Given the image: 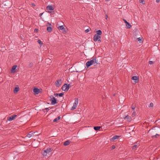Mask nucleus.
<instances>
[{
  "instance_id": "f257e3e1",
  "label": "nucleus",
  "mask_w": 160,
  "mask_h": 160,
  "mask_svg": "<svg viewBox=\"0 0 160 160\" xmlns=\"http://www.w3.org/2000/svg\"><path fill=\"white\" fill-rule=\"evenodd\" d=\"M98 64V60L97 59L96 57H93L92 60L88 61L86 63V66L88 68L92 65H94L95 66H96Z\"/></svg>"
},
{
  "instance_id": "f03ea898",
  "label": "nucleus",
  "mask_w": 160,
  "mask_h": 160,
  "mask_svg": "<svg viewBox=\"0 0 160 160\" xmlns=\"http://www.w3.org/2000/svg\"><path fill=\"white\" fill-rule=\"evenodd\" d=\"M78 104V99L76 98L75 99V102L73 104V106L72 107L71 110H73L76 109Z\"/></svg>"
},
{
  "instance_id": "7ed1b4c3",
  "label": "nucleus",
  "mask_w": 160,
  "mask_h": 160,
  "mask_svg": "<svg viewBox=\"0 0 160 160\" xmlns=\"http://www.w3.org/2000/svg\"><path fill=\"white\" fill-rule=\"evenodd\" d=\"M100 38L101 36H100L95 34L93 38V40L95 42L98 41V42H101V41L100 39Z\"/></svg>"
},
{
  "instance_id": "20e7f679",
  "label": "nucleus",
  "mask_w": 160,
  "mask_h": 160,
  "mask_svg": "<svg viewBox=\"0 0 160 160\" xmlns=\"http://www.w3.org/2000/svg\"><path fill=\"white\" fill-rule=\"evenodd\" d=\"M51 148H48L46 150H44V152H42V154L44 156H46L47 154L51 152Z\"/></svg>"
},
{
  "instance_id": "39448f33",
  "label": "nucleus",
  "mask_w": 160,
  "mask_h": 160,
  "mask_svg": "<svg viewBox=\"0 0 160 160\" xmlns=\"http://www.w3.org/2000/svg\"><path fill=\"white\" fill-rule=\"evenodd\" d=\"M46 26L47 27V31L49 32H51L52 30V25L49 22H48L47 23Z\"/></svg>"
},
{
  "instance_id": "423d86ee",
  "label": "nucleus",
  "mask_w": 160,
  "mask_h": 160,
  "mask_svg": "<svg viewBox=\"0 0 160 160\" xmlns=\"http://www.w3.org/2000/svg\"><path fill=\"white\" fill-rule=\"evenodd\" d=\"M17 116V115H13L10 117H7V120L9 121H12L15 119L16 117Z\"/></svg>"
},
{
  "instance_id": "0eeeda50",
  "label": "nucleus",
  "mask_w": 160,
  "mask_h": 160,
  "mask_svg": "<svg viewBox=\"0 0 160 160\" xmlns=\"http://www.w3.org/2000/svg\"><path fill=\"white\" fill-rule=\"evenodd\" d=\"M50 101L52 105H55L58 103L56 99L53 96H52V98H51Z\"/></svg>"
},
{
  "instance_id": "6e6552de",
  "label": "nucleus",
  "mask_w": 160,
  "mask_h": 160,
  "mask_svg": "<svg viewBox=\"0 0 160 160\" xmlns=\"http://www.w3.org/2000/svg\"><path fill=\"white\" fill-rule=\"evenodd\" d=\"M62 89L63 91H67L69 89L68 87V84H64L62 87Z\"/></svg>"
},
{
  "instance_id": "1a4fd4ad",
  "label": "nucleus",
  "mask_w": 160,
  "mask_h": 160,
  "mask_svg": "<svg viewBox=\"0 0 160 160\" xmlns=\"http://www.w3.org/2000/svg\"><path fill=\"white\" fill-rule=\"evenodd\" d=\"M62 84V80L61 79H59L57 80L55 82V84L56 86L58 87H59Z\"/></svg>"
},
{
  "instance_id": "9d476101",
  "label": "nucleus",
  "mask_w": 160,
  "mask_h": 160,
  "mask_svg": "<svg viewBox=\"0 0 160 160\" xmlns=\"http://www.w3.org/2000/svg\"><path fill=\"white\" fill-rule=\"evenodd\" d=\"M120 137V136L115 135L111 139V142H114L116 139H118Z\"/></svg>"
},
{
  "instance_id": "9b49d317",
  "label": "nucleus",
  "mask_w": 160,
  "mask_h": 160,
  "mask_svg": "<svg viewBox=\"0 0 160 160\" xmlns=\"http://www.w3.org/2000/svg\"><path fill=\"white\" fill-rule=\"evenodd\" d=\"M58 29L59 30H62V32H66V29L64 28L63 25H61V26H59L58 27Z\"/></svg>"
},
{
  "instance_id": "f8f14e48",
  "label": "nucleus",
  "mask_w": 160,
  "mask_h": 160,
  "mask_svg": "<svg viewBox=\"0 0 160 160\" xmlns=\"http://www.w3.org/2000/svg\"><path fill=\"white\" fill-rule=\"evenodd\" d=\"M123 118L124 119H126L128 122H130L132 120V118L131 116L128 115L126 116Z\"/></svg>"
},
{
  "instance_id": "ddd939ff",
  "label": "nucleus",
  "mask_w": 160,
  "mask_h": 160,
  "mask_svg": "<svg viewBox=\"0 0 160 160\" xmlns=\"http://www.w3.org/2000/svg\"><path fill=\"white\" fill-rule=\"evenodd\" d=\"M17 67V65H14L12 67V68L11 70V72L12 73H15V72H16V68Z\"/></svg>"
},
{
  "instance_id": "4468645a",
  "label": "nucleus",
  "mask_w": 160,
  "mask_h": 160,
  "mask_svg": "<svg viewBox=\"0 0 160 160\" xmlns=\"http://www.w3.org/2000/svg\"><path fill=\"white\" fill-rule=\"evenodd\" d=\"M35 133V132H29L27 135V136L28 138H30L32 136H33L34 134Z\"/></svg>"
},
{
  "instance_id": "2eb2a0df",
  "label": "nucleus",
  "mask_w": 160,
  "mask_h": 160,
  "mask_svg": "<svg viewBox=\"0 0 160 160\" xmlns=\"http://www.w3.org/2000/svg\"><path fill=\"white\" fill-rule=\"evenodd\" d=\"M33 91L35 93V94H38L39 93V89L38 88H35L33 89Z\"/></svg>"
},
{
  "instance_id": "dca6fc26",
  "label": "nucleus",
  "mask_w": 160,
  "mask_h": 160,
  "mask_svg": "<svg viewBox=\"0 0 160 160\" xmlns=\"http://www.w3.org/2000/svg\"><path fill=\"white\" fill-rule=\"evenodd\" d=\"M47 9L50 10H52L54 9L53 7L51 5H48L47 7Z\"/></svg>"
},
{
  "instance_id": "f3484780",
  "label": "nucleus",
  "mask_w": 160,
  "mask_h": 160,
  "mask_svg": "<svg viewBox=\"0 0 160 160\" xmlns=\"http://www.w3.org/2000/svg\"><path fill=\"white\" fill-rule=\"evenodd\" d=\"M132 79L133 80H135V82H137L138 80V77H137L136 76H133L132 78Z\"/></svg>"
},
{
  "instance_id": "a211bd4d",
  "label": "nucleus",
  "mask_w": 160,
  "mask_h": 160,
  "mask_svg": "<svg viewBox=\"0 0 160 160\" xmlns=\"http://www.w3.org/2000/svg\"><path fill=\"white\" fill-rule=\"evenodd\" d=\"M70 143V141L69 140H67L65 141L63 143V145L64 146H67Z\"/></svg>"
},
{
  "instance_id": "6ab92c4d",
  "label": "nucleus",
  "mask_w": 160,
  "mask_h": 160,
  "mask_svg": "<svg viewBox=\"0 0 160 160\" xmlns=\"http://www.w3.org/2000/svg\"><path fill=\"white\" fill-rule=\"evenodd\" d=\"M102 34V31H101V30H99L96 32V34H97L98 35L100 36V35H101Z\"/></svg>"
},
{
  "instance_id": "aec40b11",
  "label": "nucleus",
  "mask_w": 160,
  "mask_h": 160,
  "mask_svg": "<svg viewBox=\"0 0 160 160\" xmlns=\"http://www.w3.org/2000/svg\"><path fill=\"white\" fill-rule=\"evenodd\" d=\"M126 25L127 26V28H130L132 27L131 25L128 22L126 24Z\"/></svg>"
},
{
  "instance_id": "412c9836",
  "label": "nucleus",
  "mask_w": 160,
  "mask_h": 160,
  "mask_svg": "<svg viewBox=\"0 0 160 160\" xmlns=\"http://www.w3.org/2000/svg\"><path fill=\"white\" fill-rule=\"evenodd\" d=\"M101 128V127L100 126H96L94 127V129L95 130L98 131Z\"/></svg>"
},
{
  "instance_id": "4be33fe9",
  "label": "nucleus",
  "mask_w": 160,
  "mask_h": 160,
  "mask_svg": "<svg viewBox=\"0 0 160 160\" xmlns=\"http://www.w3.org/2000/svg\"><path fill=\"white\" fill-rule=\"evenodd\" d=\"M19 90V88L18 87H16L14 89V92L15 93L17 92Z\"/></svg>"
},
{
  "instance_id": "5701e85b",
  "label": "nucleus",
  "mask_w": 160,
  "mask_h": 160,
  "mask_svg": "<svg viewBox=\"0 0 160 160\" xmlns=\"http://www.w3.org/2000/svg\"><path fill=\"white\" fill-rule=\"evenodd\" d=\"M61 118V117L60 116H58L57 118H55L53 120V122H56L58 120L60 119Z\"/></svg>"
},
{
  "instance_id": "b1692460",
  "label": "nucleus",
  "mask_w": 160,
  "mask_h": 160,
  "mask_svg": "<svg viewBox=\"0 0 160 160\" xmlns=\"http://www.w3.org/2000/svg\"><path fill=\"white\" fill-rule=\"evenodd\" d=\"M138 145H134L132 147V150L134 151H135Z\"/></svg>"
},
{
  "instance_id": "393cba45",
  "label": "nucleus",
  "mask_w": 160,
  "mask_h": 160,
  "mask_svg": "<svg viewBox=\"0 0 160 160\" xmlns=\"http://www.w3.org/2000/svg\"><path fill=\"white\" fill-rule=\"evenodd\" d=\"M139 2L143 4H144L145 3V2L144 0H139Z\"/></svg>"
},
{
  "instance_id": "a878e982",
  "label": "nucleus",
  "mask_w": 160,
  "mask_h": 160,
  "mask_svg": "<svg viewBox=\"0 0 160 160\" xmlns=\"http://www.w3.org/2000/svg\"><path fill=\"white\" fill-rule=\"evenodd\" d=\"M153 104L152 102H151L150 104L148 106V107L149 108L150 107H153Z\"/></svg>"
},
{
  "instance_id": "bb28decb",
  "label": "nucleus",
  "mask_w": 160,
  "mask_h": 160,
  "mask_svg": "<svg viewBox=\"0 0 160 160\" xmlns=\"http://www.w3.org/2000/svg\"><path fill=\"white\" fill-rule=\"evenodd\" d=\"M91 28H89L88 29H86L85 30V32L87 33V32H88L91 30Z\"/></svg>"
},
{
  "instance_id": "cd10ccee",
  "label": "nucleus",
  "mask_w": 160,
  "mask_h": 160,
  "mask_svg": "<svg viewBox=\"0 0 160 160\" xmlns=\"http://www.w3.org/2000/svg\"><path fill=\"white\" fill-rule=\"evenodd\" d=\"M49 110V108H46L43 110L44 112H48Z\"/></svg>"
},
{
  "instance_id": "c85d7f7f",
  "label": "nucleus",
  "mask_w": 160,
  "mask_h": 160,
  "mask_svg": "<svg viewBox=\"0 0 160 160\" xmlns=\"http://www.w3.org/2000/svg\"><path fill=\"white\" fill-rule=\"evenodd\" d=\"M64 95L63 93L62 92L60 93H58V95L59 96V97H62Z\"/></svg>"
},
{
  "instance_id": "c756f323",
  "label": "nucleus",
  "mask_w": 160,
  "mask_h": 160,
  "mask_svg": "<svg viewBox=\"0 0 160 160\" xmlns=\"http://www.w3.org/2000/svg\"><path fill=\"white\" fill-rule=\"evenodd\" d=\"M136 115V112L135 111H134L132 113V116L134 117Z\"/></svg>"
},
{
  "instance_id": "7c9ffc66",
  "label": "nucleus",
  "mask_w": 160,
  "mask_h": 160,
  "mask_svg": "<svg viewBox=\"0 0 160 160\" xmlns=\"http://www.w3.org/2000/svg\"><path fill=\"white\" fill-rule=\"evenodd\" d=\"M38 42L40 44V45H42V42L39 39L38 40Z\"/></svg>"
},
{
  "instance_id": "2f4dec72",
  "label": "nucleus",
  "mask_w": 160,
  "mask_h": 160,
  "mask_svg": "<svg viewBox=\"0 0 160 160\" xmlns=\"http://www.w3.org/2000/svg\"><path fill=\"white\" fill-rule=\"evenodd\" d=\"M33 65V63L32 62L30 63L29 64V67H31Z\"/></svg>"
},
{
  "instance_id": "473e14b6",
  "label": "nucleus",
  "mask_w": 160,
  "mask_h": 160,
  "mask_svg": "<svg viewBox=\"0 0 160 160\" xmlns=\"http://www.w3.org/2000/svg\"><path fill=\"white\" fill-rule=\"evenodd\" d=\"M137 39L138 40V41L139 42H140V41H141V39L140 38H137Z\"/></svg>"
},
{
  "instance_id": "72a5a7b5",
  "label": "nucleus",
  "mask_w": 160,
  "mask_h": 160,
  "mask_svg": "<svg viewBox=\"0 0 160 160\" xmlns=\"http://www.w3.org/2000/svg\"><path fill=\"white\" fill-rule=\"evenodd\" d=\"M116 148V146L115 145H112V150H113L115 149Z\"/></svg>"
},
{
  "instance_id": "f704fd0d",
  "label": "nucleus",
  "mask_w": 160,
  "mask_h": 160,
  "mask_svg": "<svg viewBox=\"0 0 160 160\" xmlns=\"http://www.w3.org/2000/svg\"><path fill=\"white\" fill-rule=\"evenodd\" d=\"M153 63V62H152V61H150L149 62V63L150 64H152Z\"/></svg>"
},
{
  "instance_id": "c9c22d12",
  "label": "nucleus",
  "mask_w": 160,
  "mask_h": 160,
  "mask_svg": "<svg viewBox=\"0 0 160 160\" xmlns=\"http://www.w3.org/2000/svg\"><path fill=\"white\" fill-rule=\"evenodd\" d=\"M123 20L124 21V22L126 23V24L128 22L126 21V20L124 19H123Z\"/></svg>"
},
{
  "instance_id": "e433bc0d",
  "label": "nucleus",
  "mask_w": 160,
  "mask_h": 160,
  "mask_svg": "<svg viewBox=\"0 0 160 160\" xmlns=\"http://www.w3.org/2000/svg\"><path fill=\"white\" fill-rule=\"evenodd\" d=\"M159 135H160L159 134H156L155 135L153 136H152V137H155L156 138H157V136H159Z\"/></svg>"
},
{
  "instance_id": "4c0bfd02",
  "label": "nucleus",
  "mask_w": 160,
  "mask_h": 160,
  "mask_svg": "<svg viewBox=\"0 0 160 160\" xmlns=\"http://www.w3.org/2000/svg\"><path fill=\"white\" fill-rule=\"evenodd\" d=\"M105 17L106 19V20H107L108 18V15H107V14L105 15Z\"/></svg>"
},
{
  "instance_id": "58836bf2",
  "label": "nucleus",
  "mask_w": 160,
  "mask_h": 160,
  "mask_svg": "<svg viewBox=\"0 0 160 160\" xmlns=\"http://www.w3.org/2000/svg\"><path fill=\"white\" fill-rule=\"evenodd\" d=\"M135 107L134 106H132V110H134V109H135Z\"/></svg>"
},
{
  "instance_id": "ea45409f",
  "label": "nucleus",
  "mask_w": 160,
  "mask_h": 160,
  "mask_svg": "<svg viewBox=\"0 0 160 160\" xmlns=\"http://www.w3.org/2000/svg\"><path fill=\"white\" fill-rule=\"evenodd\" d=\"M38 31V29H34V32H37Z\"/></svg>"
},
{
  "instance_id": "a19ab883",
  "label": "nucleus",
  "mask_w": 160,
  "mask_h": 160,
  "mask_svg": "<svg viewBox=\"0 0 160 160\" xmlns=\"http://www.w3.org/2000/svg\"><path fill=\"white\" fill-rule=\"evenodd\" d=\"M156 2L157 3H158L160 2V0H156Z\"/></svg>"
},
{
  "instance_id": "79ce46f5",
  "label": "nucleus",
  "mask_w": 160,
  "mask_h": 160,
  "mask_svg": "<svg viewBox=\"0 0 160 160\" xmlns=\"http://www.w3.org/2000/svg\"><path fill=\"white\" fill-rule=\"evenodd\" d=\"M58 93H56V94H54V95L55 96H58Z\"/></svg>"
},
{
  "instance_id": "37998d69",
  "label": "nucleus",
  "mask_w": 160,
  "mask_h": 160,
  "mask_svg": "<svg viewBox=\"0 0 160 160\" xmlns=\"http://www.w3.org/2000/svg\"><path fill=\"white\" fill-rule=\"evenodd\" d=\"M43 13H40V14H39V16L40 17L43 14Z\"/></svg>"
},
{
  "instance_id": "c03bdc74",
  "label": "nucleus",
  "mask_w": 160,
  "mask_h": 160,
  "mask_svg": "<svg viewBox=\"0 0 160 160\" xmlns=\"http://www.w3.org/2000/svg\"><path fill=\"white\" fill-rule=\"evenodd\" d=\"M70 84H68V87L69 89L70 88Z\"/></svg>"
},
{
  "instance_id": "a18cd8bd",
  "label": "nucleus",
  "mask_w": 160,
  "mask_h": 160,
  "mask_svg": "<svg viewBox=\"0 0 160 160\" xmlns=\"http://www.w3.org/2000/svg\"><path fill=\"white\" fill-rule=\"evenodd\" d=\"M46 60H49V61L51 62V60H50V59H46Z\"/></svg>"
},
{
  "instance_id": "49530a36",
  "label": "nucleus",
  "mask_w": 160,
  "mask_h": 160,
  "mask_svg": "<svg viewBox=\"0 0 160 160\" xmlns=\"http://www.w3.org/2000/svg\"><path fill=\"white\" fill-rule=\"evenodd\" d=\"M32 5L33 6H35V5L34 4H32Z\"/></svg>"
},
{
  "instance_id": "de8ad7c7",
  "label": "nucleus",
  "mask_w": 160,
  "mask_h": 160,
  "mask_svg": "<svg viewBox=\"0 0 160 160\" xmlns=\"http://www.w3.org/2000/svg\"><path fill=\"white\" fill-rule=\"evenodd\" d=\"M106 1H108V0H105Z\"/></svg>"
}]
</instances>
